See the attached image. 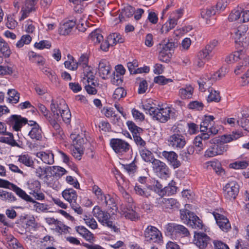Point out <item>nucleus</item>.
<instances>
[{
	"instance_id": "obj_1",
	"label": "nucleus",
	"mask_w": 249,
	"mask_h": 249,
	"mask_svg": "<svg viewBox=\"0 0 249 249\" xmlns=\"http://www.w3.org/2000/svg\"><path fill=\"white\" fill-rule=\"evenodd\" d=\"M51 110L53 114V118L49 117L48 120L53 128L58 132H60V126L58 122L62 119L66 123L70 122L71 113L66 104L65 101L60 98L56 99L52 98L51 100Z\"/></svg>"
},
{
	"instance_id": "obj_2",
	"label": "nucleus",
	"mask_w": 249,
	"mask_h": 249,
	"mask_svg": "<svg viewBox=\"0 0 249 249\" xmlns=\"http://www.w3.org/2000/svg\"><path fill=\"white\" fill-rule=\"evenodd\" d=\"M143 108L147 111L153 119L160 123L167 122L171 118L174 117L176 110L174 108L165 106L158 105V107H153L149 103L142 105Z\"/></svg>"
},
{
	"instance_id": "obj_3",
	"label": "nucleus",
	"mask_w": 249,
	"mask_h": 249,
	"mask_svg": "<svg viewBox=\"0 0 249 249\" xmlns=\"http://www.w3.org/2000/svg\"><path fill=\"white\" fill-rule=\"evenodd\" d=\"M118 199L115 198H110V219H118L120 216H124L126 219L131 221H137L140 219V215L137 213L133 208L122 206L121 211H118L117 202Z\"/></svg>"
},
{
	"instance_id": "obj_4",
	"label": "nucleus",
	"mask_w": 249,
	"mask_h": 249,
	"mask_svg": "<svg viewBox=\"0 0 249 249\" xmlns=\"http://www.w3.org/2000/svg\"><path fill=\"white\" fill-rule=\"evenodd\" d=\"M172 134L167 139L169 146L174 149H180L183 148L186 143L185 137L181 134L180 128L177 125L172 127Z\"/></svg>"
},
{
	"instance_id": "obj_5",
	"label": "nucleus",
	"mask_w": 249,
	"mask_h": 249,
	"mask_svg": "<svg viewBox=\"0 0 249 249\" xmlns=\"http://www.w3.org/2000/svg\"><path fill=\"white\" fill-rule=\"evenodd\" d=\"M180 218L184 223L193 229L202 228V221L199 218L188 210H180Z\"/></svg>"
},
{
	"instance_id": "obj_6",
	"label": "nucleus",
	"mask_w": 249,
	"mask_h": 249,
	"mask_svg": "<svg viewBox=\"0 0 249 249\" xmlns=\"http://www.w3.org/2000/svg\"><path fill=\"white\" fill-rule=\"evenodd\" d=\"M145 241L149 243L160 244L162 236L160 231L155 227L148 226L144 231Z\"/></svg>"
},
{
	"instance_id": "obj_7",
	"label": "nucleus",
	"mask_w": 249,
	"mask_h": 249,
	"mask_svg": "<svg viewBox=\"0 0 249 249\" xmlns=\"http://www.w3.org/2000/svg\"><path fill=\"white\" fill-rule=\"evenodd\" d=\"M223 195L224 197L228 200H234L237 196L239 186L235 180H229L223 187Z\"/></svg>"
},
{
	"instance_id": "obj_8",
	"label": "nucleus",
	"mask_w": 249,
	"mask_h": 249,
	"mask_svg": "<svg viewBox=\"0 0 249 249\" xmlns=\"http://www.w3.org/2000/svg\"><path fill=\"white\" fill-rule=\"evenodd\" d=\"M87 140L81 137L79 135H77L76 141L74 142L71 148V154L77 160H80L82 156L84 154V150L90 144L87 142Z\"/></svg>"
},
{
	"instance_id": "obj_9",
	"label": "nucleus",
	"mask_w": 249,
	"mask_h": 249,
	"mask_svg": "<svg viewBox=\"0 0 249 249\" xmlns=\"http://www.w3.org/2000/svg\"><path fill=\"white\" fill-rule=\"evenodd\" d=\"M63 198L68 201L72 209L78 214H82L83 210L81 207L76 203L77 195L76 191L73 189H65L62 192Z\"/></svg>"
},
{
	"instance_id": "obj_10",
	"label": "nucleus",
	"mask_w": 249,
	"mask_h": 249,
	"mask_svg": "<svg viewBox=\"0 0 249 249\" xmlns=\"http://www.w3.org/2000/svg\"><path fill=\"white\" fill-rule=\"evenodd\" d=\"M166 231L172 235L187 237L190 235L188 229L183 225L169 223L165 226Z\"/></svg>"
},
{
	"instance_id": "obj_11",
	"label": "nucleus",
	"mask_w": 249,
	"mask_h": 249,
	"mask_svg": "<svg viewBox=\"0 0 249 249\" xmlns=\"http://www.w3.org/2000/svg\"><path fill=\"white\" fill-rule=\"evenodd\" d=\"M152 165L153 171L159 177L161 178L169 177V169L164 162L158 159H154L152 161Z\"/></svg>"
},
{
	"instance_id": "obj_12",
	"label": "nucleus",
	"mask_w": 249,
	"mask_h": 249,
	"mask_svg": "<svg viewBox=\"0 0 249 249\" xmlns=\"http://www.w3.org/2000/svg\"><path fill=\"white\" fill-rule=\"evenodd\" d=\"M110 145L114 152L119 154L127 152L131 147L127 142L120 139H111Z\"/></svg>"
},
{
	"instance_id": "obj_13",
	"label": "nucleus",
	"mask_w": 249,
	"mask_h": 249,
	"mask_svg": "<svg viewBox=\"0 0 249 249\" xmlns=\"http://www.w3.org/2000/svg\"><path fill=\"white\" fill-rule=\"evenodd\" d=\"M248 30V27L246 25L242 24L239 26L235 32V42L241 43L240 45L244 48L247 47L249 44V41L246 38L245 41H243V37L245 36Z\"/></svg>"
},
{
	"instance_id": "obj_14",
	"label": "nucleus",
	"mask_w": 249,
	"mask_h": 249,
	"mask_svg": "<svg viewBox=\"0 0 249 249\" xmlns=\"http://www.w3.org/2000/svg\"><path fill=\"white\" fill-rule=\"evenodd\" d=\"M6 122L13 129L18 131L20 130L23 124L27 123L28 120L20 115H12L7 119Z\"/></svg>"
},
{
	"instance_id": "obj_15",
	"label": "nucleus",
	"mask_w": 249,
	"mask_h": 249,
	"mask_svg": "<svg viewBox=\"0 0 249 249\" xmlns=\"http://www.w3.org/2000/svg\"><path fill=\"white\" fill-rule=\"evenodd\" d=\"M209 241V237L205 233L195 232L193 243L199 249H205Z\"/></svg>"
},
{
	"instance_id": "obj_16",
	"label": "nucleus",
	"mask_w": 249,
	"mask_h": 249,
	"mask_svg": "<svg viewBox=\"0 0 249 249\" xmlns=\"http://www.w3.org/2000/svg\"><path fill=\"white\" fill-rule=\"evenodd\" d=\"M161 155L174 169H176L180 166L181 163L178 160V155L175 152L163 151L161 153Z\"/></svg>"
},
{
	"instance_id": "obj_17",
	"label": "nucleus",
	"mask_w": 249,
	"mask_h": 249,
	"mask_svg": "<svg viewBox=\"0 0 249 249\" xmlns=\"http://www.w3.org/2000/svg\"><path fill=\"white\" fill-rule=\"evenodd\" d=\"M213 215L217 224L222 231L227 232L231 229V224L226 216L215 212L213 213Z\"/></svg>"
},
{
	"instance_id": "obj_18",
	"label": "nucleus",
	"mask_w": 249,
	"mask_h": 249,
	"mask_svg": "<svg viewBox=\"0 0 249 249\" xmlns=\"http://www.w3.org/2000/svg\"><path fill=\"white\" fill-rule=\"evenodd\" d=\"M37 1L38 0H25L20 12L21 16L20 20L25 19L32 11L35 10V5Z\"/></svg>"
},
{
	"instance_id": "obj_19",
	"label": "nucleus",
	"mask_w": 249,
	"mask_h": 249,
	"mask_svg": "<svg viewBox=\"0 0 249 249\" xmlns=\"http://www.w3.org/2000/svg\"><path fill=\"white\" fill-rule=\"evenodd\" d=\"M206 77L198 82L199 91L201 92H207L209 93H213V92L217 93L218 92V93H219V91H216L213 88L210 86L213 82L209 76L207 75Z\"/></svg>"
},
{
	"instance_id": "obj_20",
	"label": "nucleus",
	"mask_w": 249,
	"mask_h": 249,
	"mask_svg": "<svg viewBox=\"0 0 249 249\" xmlns=\"http://www.w3.org/2000/svg\"><path fill=\"white\" fill-rule=\"evenodd\" d=\"M21 199L26 202H32L34 204V207L36 209V211L38 212H44L47 210V205L42 203H40L35 201L32 197L28 195L24 191L21 196Z\"/></svg>"
},
{
	"instance_id": "obj_21",
	"label": "nucleus",
	"mask_w": 249,
	"mask_h": 249,
	"mask_svg": "<svg viewBox=\"0 0 249 249\" xmlns=\"http://www.w3.org/2000/svg\"><path fill=\"white\" fill-rule=\"evenodd\" d=\"M158 204L164 209L178 208V202L174 198H166L160 197L157 199Z\"/></svg>"
},
{
	"instance_id": "obj_22",
	"label": "nucleus",
	"mask_w": 249,
	"mask_h": 249,
	"mask_svg": "<svg viewBox=\"0 0 249 249\" xmlns=\"http://www.w3.org/2000/svg\"><path fill=\"white\" fill-rule=\"evenodd\" d=\"M0 187L13 190L20 197L24 190L8 180L0 178Z\"/></svg>"
},
{
	"instance_id": "obj_23",
	"label": "nucleus",
	"mask_w": 249,
	"mask_h": 249,
	"mask_svg": "<svg viewBox=\"0 0 249 249\" xmlns=\"http://www.w3.org/2000/svg\"><path fill=\"white\" fill-rule=\"evenodd\" d=\"M76 25V21L72 20H69L61 24L59 28V34L63 36L69 35Z\"/></svg>"
},
{
	"instance_id": "obj_24",
	"label": "nucleus",
	"mask_w": 249,
	"mask_h": 249,
	"mask_svg": "<svg viewBox=\"0 0 249 249\" xmlns=\"http://www.w3.org/2000/svg\"><path fill=\"white\" fill-rule=\"evenodd\" d=\"M109 62L107 60L102 59L99 64V74L100 76L104 79L108 78L109 73Z\"/></svg>"
},
{
	"instance_id": "obj_25",
	"label": "nucleus",
	"mask_w": 249,
	"mask_h": 249,
	"mask_svg": "<svg viewBox=\"0 0 249 249\" xmlns=\"http://www.w3.org/2000/svg\"><path fill=\"white\" fill-rule=\"evenodd\" d=\"M76 231L84 238L87 241L92 242L94 241V235L87 229L84 226H76L75 227Z\"/></svg>"
},
{
	"instance_id": "obj_26",
	"label": "nucleus",
	"mask_w": 249,
	"mask_h": 249,
	"mask_svg": "<svg viewBox=\"0 0 249 249\" xmlns=\"http://www.w3.org/2000/svg\"><path fill=\"white\" fill-rule=\"evenodd\" d=\"M135 8L129 5H126L122 9L119 16L120 21L125 20V18L131 17L135 13Z\"/></svg>"
},
{
	"instance_id": "obj_27",
	"label": "nucleus",
	"mask_w": 249,
	"mask_h": 249,
	"mask_svg": "<svg viewBox=\"0 0 249 249\" xmlns=\"http://www.w3.org/2000/svg\"><path fill=\"white\" fill-rule=\"evenodd\" d=\"M122 166L126 174L132 178L137 171V166L136 164L135 159L129 164H123Z\"/></svg>"
},
{
	"instance_id": "obj_28",
	"label": "nucleus",
	"mask_w": 249,
	"mask_h": 249,
	"mask_svg": "<svg viewBox=\"0 0 249 249\" xmlns=\"http://www.w3.org/2000/svg\"><path fill=\"white\" fill-rule=\"evenodd\" d=\"M28 135L31 139L35 141H41L42 139V130L38 124L33 127L29 131Z\"/></svg>"
},
{
	"instance_id": "obj_29",
	"label": "nucleus",
	"mask_w": 249,
	"mask_h": 249,
	"mask_svg": "<svg viewBox=\"0 0 249 249\" xmlns=\"http://www.w3.org/2000/svg\"><path fill=\"white\" fill-rule=\"evenodd\" d=\"M36 156L46 164H52L54 163L53 155L52 153L40 152L37 153Z\"/></svg>"
},
{
	"instance_id": "obj_30",
	"label": "nucleus",
	"mask_w": 249,
	"mask_h": 249,
	"mask_svg": "<svg viewBox=\"0 0 249 249\" xmlns=\"http://www.w3.org/2000/svg\"><path fill=\"white\" fill-rule=\"evenodd\" d=\"M214 119V117L212 115L205 116L200 125V131L203 132L208 130L209 127L213 124Z\"/></svg>"
},
{
	"instance_id": "obj_31",
	"label": "nucleus",
	"mask_w": 249,
	"mask_h": 249,
	"mask_svg": "<svg viewBox=\"0 0 249 249\" xmlns=\"http://www.w3.org/2000/svg\"><path fill=\"white\" fill-rule=\"evenodd\" d=\"M134 192L136 195L143 197L147 198L151 196V191H149L148 186L147 188H144L138 184H136L134 187Z\"/></svg>"
},
{
	"instance_id": "obj_32",
	"label": "nucleus",
	"mask_w": 249,
	"mask_h": 249,
	"mask_svg": "<svg viewBox=\"0 0 249 249\" xmlns=\"http://www.w3.org/2000/svg\"><path fill=\"white\" fill-rule=\"evenodd\" d=\"M18 161L26 166L34 168L33 166L34 162L31 157L28 154H22L18 156Z\"/></svg>"
},
{
	"instance_id": "obj_33",
	"label": "nucleus",
	"mask_w": 249,
	"mask_h": 249,
	"mask_svg": "<svg viewBox=\"0 0 249 249\" xmlns=\"http://www.w3.org/2000/svg\"><path fill=\"white\" fill-rule=\"evenodd\" d=\"M242 12H243V8L240 7H237L231 11L230 13L228 19L230 21H234L238 19L241 22V18Z\"/></svg>"
},
{
	"instance_id": "obj_34",
	"label": "nucleus",
	"mask_w": 249,
	"mask_h": 249,
	"mask_svg": "<svg viewBox=\"0 0 249 249\" xmlns=\"http://www.w3.org/2000/svg\"><path fill=\"white\" fill-rule=\"evenodd\" d=\"M217 13L215 9L214 6H211L206 9H203L201 12V17L206 20L207 23H209L208 22V19L212 16L215 15Z\"/></svg>"
},
{
	"instance_id": "obj_35",
	"label": "nucleus",
	"mask_w": 249,
	"mask_h": 249,
	"mask_svg": "<svg viewBox=\"0 0 249 249\" xmlns=\"http://www.w3.org/2000/svg\"><path fill=\"white\" fill-rule=\"evenodd\" d=\"M148 188L149 191L153 190L161 197L164 196V188H163L162 185L158 180L154 181L152 185L148 186Z\"/></svg>"
},
{
	"instance_id": "obj_36",
	"label": "nucleus",
	"mask_w": 249,
	"mask_h": 249,
	"mask_svg": "<svg viewBox=\"0 0 249 249\" xmlns=\"http://www.w3.org/2000/svg\"><path fill=\"white\" fill-rule=\"evenodd\" d=\"M83 73L84 76L87 78V81L88 83H91V84H94L93 80L94 79V72L93 71L92 68L89 67V65L83 68Z\"/></svg>"
},
{
	"instance_id": "obj_37",
	"label": "nucleus",
	"mask_w": 249,
	"mask_h": 249,
	"mask_svg": "<svg viewBox=\"0 0 249 249\" xmlns=\"http://www.w3.org/2000/svg\"><path fill=\"white\" fill-rule=\"evenodd\" d=\"M0 53L5 57H8L11 54V50L8 43L0 37Z\"/></svg>"
},
{
	"instance_id": "obj_38",
	"label": "nucleus",
	"mask_w": 249,
	"mask_h": 249,
	"mask_svg": "<svg viewBox=\"0 0 249 249\" xmlns=\"http://www.w3.org/2000/svg\"><path fill=\"white\" fill-rule=\"evenodd\" d=\"M49 168L52 175L56 178H61L67 173V171L60 166H53Z\"/></svg>"
},
{
	"instance_id": "obj_39",
	"label": "nucleus",
	"mask_w": 249,
	"mask_h": 249,
	"mask_svg": "<svg viewBox=\"0 0 249 249\" xmlns=\"http://www.w3.org/2000/svg\"><path fill=\"white\" fill-rule=\"evenodd\" d=\"M29 57L30 60L32 62L37 64L39 67L40 66H43L45 63L44 59L40 55L37 54L34 52H31L29 53Z\"/></svg>"
},
{
	"instance_id": "obj_40",
	"label": "nucleus",
	"mask_w": 249,
	"mask_h": 249,
	"mask_svg": "<svg viewBox=\"0 0 249 249\" xmlns=\"http://www.w3.org/2000/svg\"><path fill=\"white\" fill-rule=\"evenodd\" d=\"M68 60L65 61L64 64L66 69L71 71H75L78 68L76 60L71 55H68Z\"/></svg>"
},
{
	"instance_id": "obj_41",
	"label": "nucleus",
	"mask_w": 249,
	"mask_h": 249,
	"mask_svg": "<svg viewBox=\"0 0 249 249\" xmlns=\"http://www.w3.org/2000/svg\"><path fill=\"white\" fill-rule=\"evenodd\" d=\"M97 212V218L99 221L103 225L109 227V218L108 213L104 211L98 210Z\"/></svg>"
},
{
	"instance_id": "obj_42",
	"label": "nucleus",
	"mask_w": 249,
	"mask_h": 249,
	"mask_svg": "<svg viewBox=\"0 0 249 249\" xmlns=\"http://www.w3.org/2000/svg\"><path fill=\"white\" fill-rule=\"evenodd\" d=\"M178 21L175 18L170 17L168 22L162 27L161 30L162 32H168L171 29L174 28L177 24Z\"/></svg>"
},
{
	"instance_id": "obj_43",
	"label": "nucleus",
	"mask_w": 249,
	"mask_h": 249,
	"mask_svg": "<svg viewBox=\"0 0 249 249\" xmlns=\"http://www.w3.org/2000/svg\"><path fill=\"white\" fill-rule=\"evenodd\" d=\"M242 50L234 52L227 55L225 58V61L227 63H232L238 60H241Z\"/></svg>"
},
{
	"instance_id": "obj_44",
	"label": "nucleus",
	"mask_w": 249,
	"mask_h": 249,
	"mask_svg": "<svg viewBox=\"0 0 249 249\" xmlns=\"http://www.w3.org/2000/svg\"><path fill=\"white\" fill-rule=\"evenodd\" d=\"M178 190V187L176 185V183L172 180L169 183L167 186L164 188V196L167 195L168 196L173 195L176 194Z\"/></svg>"
},
{
	"instance_id": "obj_45",
	"label": "nucleus",
	"mask_w": 249,
	"mask_h": 249,
	"mask_svg": "<svg viewBox=\"0 0 249 249\" xmlns=\"http://www.w3.org/2000/svg\"><path fill=\"white\" fill-rule=\"evenodd\" d=\"M103 38V36L100 34V31L99 30H94L89 36V39L95 44L99 43Z\"/></svg>"
},
{
	"instance_id": "obj_46",
	"label": "nucleus",
	"mask_w": 249,
	"mask_h": 249,
	"mask_svg": "<svg viewBox=\"0 0 249 249\" xmlns=\"http://www.w3.org/2000/svg\"><path fill=\"white\" fill-rule=\"evenodd\" d=\"M140 153L142 159L145 162H151L154 159L151 151L146 149L145 147L140 149Z\"/></svg>"
},
{
	"instance_id": "obj_47",
	"label": "nucleus",
	"mask_w": 249,
	"mask_h": 249,
	"mask_svg": "<svg viewBox=\"0 0 249 249\" xmlns=\"http://www.w3.org/2000/svg\"><path fill=\"white\" fill-rule=\"evenodd\" d=\"M0 199L8 202H13L17 200L16 196L12 193L0 190Z\"/></svg>"
},
{
	"instance_id": "obj_48",
	"label": "nucleus",
	"mask_w": 249,
	"mask_h": 249,
	"mask_svg": "<svg viewBox=\"0 0 249 249\" xmlns=\"http://www.w3.org/2000/svg\"><path fill=\"white\" fill-rule=\"evenodd\" d=\"M87 17L83 15L77 19L76 24L77 25V28L79 31L84 32L86 30V27H87Z\"/></svg>"
},
{
	"instance_id": "obj_49",
	"label": "nucleus",
	"mask_w": 249,
	"mask_h": 249,
	"mask_svg": "<svg viewBox=\"0 0 249 249\" xmlns=\"http://www.w3.org/2000/svg\"><path fill=\"white\" fill-rule=\"evenodd\" d=\"M227 72V70L226 68H221L213 75H211L210 78L212 82H215L217 80H220L224 77Z\"/></svg>"
},
{
	"instance_id": "obj_50",
	"label": "nucleus",
	"mask_w": 249,
	"mask_h": 249,
	"mask_svg": "<svg viewBox=\"0 0 249 249\" xmlns=\"http://www.w3.org/2000/svg\"><path fill=\"white\" fill-rule=\"evenodd\" d=\"M126 124L128 129L132 132L133 137H134L135 135L140 134V133L142 132V129L137 126L132 121H127Z\"/></svg>"
},
{
	"instance_id": "obj_51",
	"label": "nucleus",
	"mask_w": 249,
	"mask_h": 249,
	"mask_svg": "<svg viewBox=\"0 0 249 249\" xmlns=\"http://www.w3.org/2000/svg\"><path fill=\"white\" fill-rule=\"evenodd\" d=\"M32 41V37L29 35H23L20 39L16 43V47L18 48H20L23 47L24 45H28Z\"/></svg>"
},
{
	"instance_id": "obj_52",
	"label": "nucleus",
	"mask_w": 249,
	"mask_h": 249,
	"mask_svg": "<svg viewBox=\"0 0 249 249\" xmlns=\"http://www.w3.org/2000/svg\"><path fill=\"white\" fill-rule=\"evenodd\" d=\"M4 135H8V137H1L0 138V141L1 142L8 143L12 146L18 145L17 142L14 139L13 135L12 133L6 131V133Z\"/></svg>"
},
{
	"instance_id": "obj_53",
	"label": "nucleus",
	"mask_w": 249,
	"mask_h": 249,
	"mask_svg": "<svg viewBox=\"0 0 249 249\" xmlns=\"http://www.w3.org/2000/svg\"><path fill=\"white\" fill-rule=\"evenodd\" d=\"M207 166L208 167L212 168L218 174H220L224 171L220 163L218 161H211L208 162Z\"/></svg>"
},
{
	"instance_id": "obj_54",
	"label": "nucleus",
	"mask_w": 249,
	"mask_h": 249,
	"mask_svg": "<svg viewBox=\"0 0 249 249\" xmlns=\"http://www.w3.org/2000/svg\"><path fill=\"white\" fill-rule=\"evenodd\" d=\"M213 146L217 155L223 154L228 149V145L224 143L214 144Z\"/></svg>"
},
{
	"instance_id": "obj_55",
	"label": "nucleus",
	"mask_w": 249,
	"mask_h": 249,
	"mask_svg": "<svg viewBox=\"0 0 249 249\" xmlns=\"http://www.w3.org/2000/svg\"><path fill=\"white\" fill-rule=\"evenodd\" d=\"M248 165L249 163L247 161L241 160L231 163L229 166L234 169H244L247 168Z\"/></svg>"
},
{
	"instance_id": "obj_56",
	"label": "nucleus",
	"mask_w": 249,
	"mask_h": 249,
	"mask_svg": "<svg viewBox=\"0 0 249 249\" xmlns=\"http://www.w3.org/2000/svg\"><path fill=\"white\" fill-rule=\"evenodd\" d=\"M120 234V230L119 226L115 223H113L112 221H110V240L113 239L112 237Z\"/></svg>"
},
{
	"instance_id": "obj_57",
	"label": "nucleus",
	"mask_w": 249,
	"mask_h": 249,
	"mask_svg": "<svg viewBox=\"0 0 249 249\" xmlns=\"http://www.w3.org/2000/svg\"><path fill=\"white\" fill-rule=\"evenodd\" d=\"M230 2V0H219L214 6L216 12L219 13L224 11Z\"/></svg>"
},
{
	"instance_id": "obj_58",
	"label": "nucleus",
	"mask_w": 249,
	"mask_h": 249,
	"mask_svg": "<svg viewBox=\"0 0 249 249\" xmlns=\"http://www.w3.org/2000/svg\"><path fill=\"white\" fill-rule=\"evenodd\" d=\"M123 42V39L121 37L120 34L113 33L112 35H110V46H113L117 43H122Z\"/></svg>"
},
{
	"instance_id": "obj_59",
	"label": "nucleus",
	"mask_w": 249,
	"mask_h": 249,
	"mask_svg": "<svg viewBox=\"0 0 249 249\" xmlns=\"http://www.w3.org/2000/svg\"><path fill=\"white\" fill-rule=\"evenodd\" d=\"M40 183L37 180H32L28 183V188L31 191V192L35 193V192H38L40 189Z\"/></svg>"
},
{
	"instance_id": "obj_60",
	"label": "nucleus",
	"mask_w": 249,
	"mask_h": 249,
	"mask_svg": "<svg viewBox=\"0 0 249 249\" xmlns=\"http://www.w3.org/2000/svg\"><path fill=\"white\" fill-rule=\"evenodd\" d=\"M89 62V56L87 53H84L81 54L80 58L78 59V61H77V64L78 66H81L83 68H84L87 66H88Z\"/></svg>"
},
{
	"instance_id": "obj_61",
	"label": "nucleus",
	"mask_w": 249,
	"mask_h": 249,
	"mask_svg": "<svg viewBox=\"0 0 249 249\" xmlns=\"http://www.w3.org/2000/svg\"><path fill=\"white\" fill-rule=\"evenodd\" d=\"M70 228L67 226L64 225L62 222L60 221H58L55 225V230L56 231L60 232L62 234V232L67 233L69 232V229Z\"/></svg>"
},
{
	"instance_id": "obj_62",
	"label": "nucleus",
	"mask_w": 249,
	"mask_h": 249,
	"mask_svg": "<svg viewBox=\"0 0 249 249\" xmlns=\"http://www.w3.org/2000/svg\"><path fill=\"white\" fill-rule=\"evenodd\" d=\"M84 220L86 224L92 229H96L97 228V223L93 217L86 215Z\"/></svg>"
},
{
	"instance_id": "obj_63",
	"label": "nucleus",
	"mask_w": 249,
	"mask_h": 249,
	"mask_svg": "<svg viewBox=\"0 0 249 249\" xmlns=\"http://www.w3.org/2000/svg\"><path fill=\"white\" fill-rule=\"evenodd\" d=\"M34 46L35 48L40 50L49 49L51 47V43L48 40H41L36 42Z\"/></svg>"
},
{
	"instance_id": "obj_64",
	"label": "nucleus",
	"mask_w": 249,
	"mask_h": 249,
	"mask_svg": "<svg viewBox=\"0 0 249 249\" xmlns=\"http://www.w3.org/2000/svg\"><path fill=\"white\" fill-rule=\"evenodd\" d=\"M24 26L25 32L28 34L33 33L36 30L35 26L32 20L26 21Z\"/></svg>"
}]
</instances>
